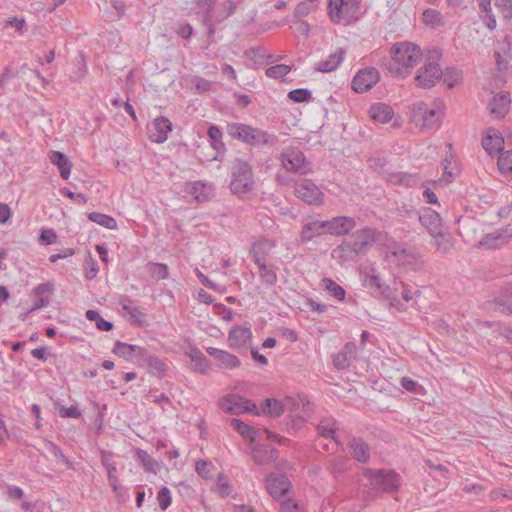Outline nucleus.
<instances>
[{
    "label": "nucleus",
    "mask_w": 512,
    "mask_h": 512,
    "mask_svg": "<svg viewBox=\"0 0 512 512\" xmlns=\"http://www.w3.org/2000/svg\"><path fill=\"white\" fill-rule=\"evenodd\" d=\"M214 4L215 0H197L198 14L202 16L203 24H208L210 21Z\"/></svg>",
    "instance_id": "49"
},
{
    "label": "nucleus",
    "mask_w": 512,
    "mask_h": 512,
    "mask_svg": "<svg viewBox=\"0 0 512 512\" xmlns=\"http://www.w3.org/2000/svg\"><path fill=\"white\" fill-rule=\"evenodd\" d=\"M511 98L507 92H501L493 96L489 103L490 113L497 118H503L509 111Z\"/></svg>",
    "instance_id": "22"
},
{
    "label": "nucleus",
    "mask_w": 512,
    "mask_h": 512,
    "mask_svg": "<svg viewBox=\"0 0 512 512\" xmlns=\"http://www.w3.org/2000/svg\"><path fill=\"white\" fill-rule=\"evenodd\" d=\"M357 346L353 342H348L344 345L342 350L333 356V365L338 370L348 368L352 361L356 359Z\"/></svg>",
    "instance_id": "18"
},
{
    "label": "nucleus",
    "mask_w": 512,
    "mask_h": 512,
    "mask_svg": "<svg viewBox=\"0 0 512 512\" xmlns=\"http://www.w3.org/2000/svg\"><path fill=\"white\" fill-rule=\"evenodd\" d=\"M295 195L309 205H319L323 202V193L310 179H303L295 184Z\"/></svg>",
    "instance_id": "11"
},
{
    "label": "nucleus",
    "mask_w": 512,
    "mask_h": 512,
    "mask_svg": "<svg viewBox=\"0 0 512 512\" xmlns=\"http://www.w3.org/2000/svg\"><path fill=\"white\" fill-rule=\"evenodd\" d=\"M217 490H218V493L222 496V497H225L229 494V481L228 479L223 476V475H219L218 477V480H217Z\"/></svg>",
    "instance_id": "63"
},
{
    "label": "nucleus",
    "mask_w": 512,
    "mask_h": 512,
    "mask_svg": "<svg viewBox=\"0 0 512 512\" xmlns=\"http://www.w3.org/2000/svg\"><path fill=\"white\" fill-rule=\"evenodd\" d=\"M231 423V426L237 431L239 432L244 438L246 439H249L251 441H253L255 439V430L250 427L249 425H247L246 423L238 420V419H231L230 421Z\"/></svg>",
    "instance_id": "47"
},
{
    "label": "nucleus",
    "mask_w": 512,
    "mask_h": 512,
    "mask_svg": "<svg viewBox=\"0 0 512 512\" xmlns=\"http://www.w3.org/2000/svg\"><path fill=\"white\" fill-rule=\"evenodd\" d=\"M275 246V243L269 239H261L255 242L249 252L254 263L265 261L264 258L267 256L271 249Z\"/></svg>",
    "instance_id": "35"
},
{
    "label": "nucleus",
    "mask_w": 512,
    "mask_h": 512,
    "mask_svg": "<svg viewBox=\"0 0 512 512\" xmlns=\"http://www.w3.org/2000/svg\"><path fill=\"white\" fill-rule=\"evenodd\" d=\"M443 72L438 64L429 62L421 68L415 76V82L418 87L431 88L441 78Z\"/></svg>",
    "instance_id": "13"
},
{
    "label": "nucleus",
    "mask_w": 512,
    "mask_h": 512,
    "mask_svg": "<svg viewBox=\"0 0 512 512\" xmlns=\"http://www.w3.org/2000/svg\"><path fill=\"white\" fill-rule=\"evenodd\" d=\"M226 130L231 138L251 146L274 145L277 141L275 135L243 123H230Z\"/></svg>",
    "instance_id": "5"
},
{
    "label": "nucleus",
    "mask_w": 512,
    "mask_h": 512,
    "mask_svg": "<svg viewBox=\"0 0 512 512\" xmlns=\"http://www.w3.org/2000/svg\"><path fill=\"white\" fill-rule=\"evenodd\" d=\"M509 240L506 227L502 230L486 234L479 242L478 247L485 249H496L506 244Z\"/></svg>",
    "instance_id": "28"
},
{
    "label": "nucleus",
    "mask_w": 512,
    "mask_h": 512,
    "mask_svg": "<svg viewBox=\"0 0 512 512\" xmlns=\"http://www.w3.org/2000/svg\"><path fill=\"white\" fill-rule=\"evenodd\" d=\"M351 456L358 462L366 463L370 458L369 445L361 438H352L348 442Z\"/></svg>",
    "instance_id": "23"
},
{
    "label": "nucleus",
    "mask_w": 512,
    "mask_h": 512,
    "mask_svg": "<svg viewBox=\"0 0 512 512\" xmlns=\"http://www.w3.org/2000/svg\"><path fill=\"white\" fill-rule=\"evenodd\" d=\"M346 51L338 48L331 53L326 60L317 63L315 70L323 73H329L336 70L345 58Z\"/></svg>",
    "instance_id": "27"
},
{
    "label": "nucleus",
    "mask_w": 512,
    "mask_h": 512,
    "mask_svg": "<svg viewBox=\"0 0 512 512\" xmlns=\"http://www.w3.org/2000/svg\"><path fill=\"white\" fill-rule=\"evenodd\" d=\"M101 460H102V464L104 465V467L106 468V470L108 472L109 484L112 487L113 491L117 492L118 489L120 488V485L118 482V478L116 476V466L111 461V456L108 453L103 452Z\"/></svg>",
    "instance_id": "38"
},
{
    "label": "nucleus",
    "mask_w": 512,
    "mask_h": 512,
    "mask_svg": "<svg viewBox=\"0 0 512 512\" xmlns=\"http://www.w3.org/2000/svg\"><path fill=\"white\" fill-rule=\"evenodd\" d=\"M112 352L126 360H132L134 356H146V350L137 345L116 341Z\"/></svg>",
    "instance_id": "29"
},
{
    "label": "nucleus",
    "mask_w": 512,
    "mask_h": 512,
    "mask_svg": "<svg viewBox=\"0 0 512 512\" xmlns=\"http://www.w3.org/2000/svg\"><path fill=\"white\" fill-rule=\"evenodd\" d=\"M48 158L52 164L58 167L60 176L67 180L72 169V164L69 158L64 153L59 151H51L48 155Z\"/></svg>",
    "instance_id": "34"
},
{
    "label": "nucleus",
    "mask_w": 512,
    "mask_h": 512,
    "mask_svg": "<svg viewBox=\"0 0 512 512\" xmlns=\"http://www.w3.org/2000/svg\"><path fill=\"white\" fill-rule=\"evenodd\" d=\"M266 487L269 494L273 498H278L285 495L289 491L291 483L289 479L284 475L275 477L270 475L266 478Z\"/></svg>",
    "instance_id": "20"
},
{
    "label": "nucleus",
    "mask_w": 512,
    "mask_h": 512,
    "mask_svg": "<svg viewBox=\"0 0 512 512\" xmlns=\"http://www.w3.org/2000/svg\"><path fill=\"white\" fill-rule=\"evenodd\" d=\"M145 359L149 368L153 371L154 374H161L166 370L164 362L156 356L148 355L141 356Z\"/></svg>",
    "instance_id": "53"
},
{
    "label": "nucleus",
    "mask_w": 512,
    "mask_h": 512,
    "mask_svg": "<svg viewBox=\"0 0 512 512\" xmlns=\"http://www.w3.org/2000/svg\"><path fill=\"white\" fill-rule=\"evenodd\" d=\"M288 97L295 102H305L311 99L312 93L308 89H294L288 93Z\"/></svg>",
    "instance_id": "55"
},
{
    "label": "nucleus",
    "mask_w": 512,
    "mask_h": 512,
    "mask_svg": "<svg viewBox=\"0 0 512 512\" xmlns=\"http://www.w3.org/2000/svg\"><path fill=\"white\" fill-rule=\"evenodd\" d=\"M423 22L431 27H439L444 24L442 14L434 9H426L422 14Z\"/></svg>",
    "instance_id": "46"
},
{
    "label": "nucleus",
    "mask_w": 512,
    "mask_h": 512,
    "mask_svg": "<svg viewBox=\"0 0 512 512\" xmlns=\"http://www.w3.org/2000/svg\"><path fill=\"white\" fill-rule=\"evenodd\" d=\"M135 455L137 461H139L142 464L146 472L156 474L159 471V462L153 459L145 450L136 449Z\"/></svg>",
    "instance_id": "37"
},
{
    "label": "nucleus",
    "mask_w": 512,
    "mask_h": 512,
    "mask_svg": "<svg viewBox=\"0 0 512 512\" xmlns=\"http://www.w3.org/2000/svg\"><path fill=\"white\" fill-rule=\"evenodd\" d=\"M329 16L333 23L350 25L359 19V0H330Z\"/></svg>",
    "instance_id": "6"
},
{
    "label": "nucleus",
    "mask_w": 512,
    "mask_h": 512,
    "mask_svg": "<svg viewBox=\"0 0 512 512\" xmlns=\"http://www.w3.org/2000/svg\"><path fill=\"white\" fill-rule=\"evenodd\" d=\"M188 356L192 362V369L199 374H206L210 369L211 365L209 360L204 354L196 348L190 349Z\"/></svg>",
    "instance_id": "36"
},
{
    "label": "nucleus",
    "mask_w": 512,
    "mask_h": 512,
    "mask_svg": "<svg viewBox=\"0 0 512 512\" xmlns=\"http://www.w3.org/2000/svg\"><path fill=\"white\" fill-rule=\"evenodd\" d=\"M378 81V70L368 67L357 72L352 80V88L357 93H363L371 89Z\"/></svg>",
    "instance_id": "12"
},
{
    "label": "nucleus",
    "mask_w": 512,
    "mask_h": 512,
    "mask_svg": "<svg viewBox=\"0 0 512 512\" xmlns=\"http://www.w3.org/2000/svg\"><path fill=\"white\" fill-rule=\"evenodd\" d=\"M190 83L195 87L198 93L208 92L212 87L211 81L200 76H192L190 79Z\"/></svg>",
    "instance_id": "54"
},
{
    "label": "nucleus",
    "mask_w": 512,
    "mask_h": 512,
    "mask_svg": "<svg viewBox=\"0 0 512 512\" xmlns=\"http://www.w3.org/2000/svg\"><path fill=\"white\" fill-rule=\"evenodd\" d=\"M208 136L211 141L212 147L218 152L225 151V145L222 141V131L218 126L212 125L208 129Z\"/></svg>",
    "instance_id": "44"
},
{
    "label": "nucleus",
    "mask_w": 512,
    "mask_h": 512,
    "mask_svg": "<svg viewBox=\"0 0 512 512\" xmlns=\"http://www.w3.org/2000/svg\"><path fill=\"white\" fill-rule=\"evenodd\" d=\"M211 464L205 460H199L196 462L195 470L199 476L208 478L210 473Z\"/></svg>",
    "instance_id": "62"
},
{
    "label": "nucleus",
    "mask_w": 512,
    "mask_h": 512,
    "mask_svg": "<svg viewBox=\"0 0 512 512\" xmlns=\"http://www.w3.org/2000/svg\"><path fill=\"white\" fill-rule=\"evenodd\" d=\"M220 407L223 411L235 415L245 412H249L256 415L259 414L255 403L235 394L229 395L226 398L221 399Z\"/></svg>",
    "instance_id": "10"
},
{
    "label": "nucleus",
    "mask_w": 512,
    "mask_h": 512,
    "mask_svg": "<svg viewBox=\"0 0 512 512\" xmlns=\"http://www.w3.org/2000/svg\"><path fill=\"white\" fill-rule=\"evenodd\" d=\"M252 457L255 463L264 465L276 460L278 458V451L267 445H256L253 448Z\"/></svg>",
    "instance_id": "33"
},
{
    "label": "nucleus",
    "mask_w": 512,
    "mask_h": 512,
    "mask_svg": "<svg viewBox=\"0 0 512 512\" xmlns=\"http://www.w3.org/2000/svg\"><path fill=\"white\" fill-rule=\"evenodd\" d=\"M252 337L250 328L243 326L233 327L228 335V340L232 348L244 346Z\"/></svg>",
    "instance_id": "32"
},
{
    "label": "nucleus",
    "mask_w": 512,
    "mask_h": 512,
    "mask_svg": "<svg viewBox=\"0 0 512 512\" xmlns=\"http://www.w3.org/2000/svg\"><path fill=\"white\" fill-rule=\"evenodd\" d=\"M206 351L209 355L213 356L223 368L234 369L240 365L239 359L227 351L214 347H208Z\"/></svg>",
    "instance_id": "31"
},
{
    "label": "nucleus",
    "mask_w": 512,
    "mask_h": 512,
    "mask_svg": "<svg viewBox=\"0 0 512 512\" xmlns=\"http://www.w3.org/2000/svg\"><path fill=\"white\" fill-rule=\"evenodd\" d=\"M280 512H301V508L294 500L286 499L280 504Z\"/></svg>",
    "instance_id": "61"
},
{
    "label": "nucleus",
    "mask_w": 512,
    "mask_h": 512,
    "mask_svg": "<svg viewBox=\"0 0 512 512\" xmlns=\"http://www.w3.org/2000/svg\"><path fill=\"white\" fill-rule=\"evenodd\" d=\"M495 6L503 13L505 18L511 17L512 0H495Z\"/></svg>",
    "instance_id": "60"
},
{
    "label": "nucleus",
    "mask_w": 512,
    "mask_h": 512,
    "mask_svg": "<svg viewBox=\"0 0 512 512\" xmlns=\"http://www.w3.org/2000/svg\"><path fill=\"white\" fill-rule=\"evenodd\" d=\"M57 234L53 229H42L39 235V241L44 245L55 243Z\"/></svg>",
    "instance_id": "59"
},
{
    "label": "nucleus",
    "mask_w": 512,
    "mask_h": 512,
    "mask_svg": "<svg viewBox=\"0 0 512 512\" xmlns=\"http://www.w3.org/2000/svg\"><path fill=\"white\" fill-rule=\"evenodd\" d=\"M262 412L269 415L270 417H279L285 411L284 400L279 401L277 399H266L261 407Z\"/></svg>",
    "instance_id": "39"
},
{
    "label": "nucleus",
    "mask_w": 512,
    "mask_h": 512,
    "mask_svg": "<svg viewBox=\"0 0 512 512\" xmlns=\"http://www.w3.org/2000/svg\"><path fill=\"white\" fill-rule=\"evenodd\" d=\"M323 288L335 299L342 301L345 298V290L330 278L322 279Z\"/></svg>",
    "instance_id": "43"
},
{
    "label": "nucleus",
    "mask_w": 512,
    "mask_h": 512,
    "mask_svg": "<svg viewBox=\"0 0 512 512\" xmlns=\"http://www.w3.org/2000/svg\"><path fill=\"white\" fill-rule=\"evenodd\" d=\"M363 276L364 285L368 288H375L379 292H382L384 289V284L382 283L379 276L375 273L374 269H371L369 272H361Z\"/></svg>",
    "instance_id": "45"
},
{
    "label": "nucleus",
    "mask_w": 512,
    "mask_h": 512,
    "mask_svg": "<svg viewBox=\"0 0 512 512\" xmlns=\"http://www.w3.org/2000/svg\"><path fill=\"white\" fill-rule=\"evenodd\" d=\"M431 237L434 240L436 250L441 254H448L454 248L455 238L444 228L432 234Z\"/></svg>",
    "instance_id": "26"
},
{
    "label": "nucleus",
    "mask_w": 512,
    "mask_h": 512,
    "mask_svg": "<svg viewBox=\"0 0 512 512\" xmlns=\"http://www.w3.org/2000/svg\"><path fill=\"white\" fill-rule=\"evenodd\" d=\"M285 410L297 413L302 420L310 417L312 408L309 400L304 395L287 396L284 399Z\"/></svg>",
    "instance_id": "14"
},
{
    "label": "nucleus",
    "mask_w": 512,
    "mask_h": 512,
    "mask_svg": "<svg viewBox=\"0 0 512 512\" xmlns=\"http://www.w3.org/2000/svg\"><path fill=\"white\" fill-rule=\"evenodd\" d=\"M157 500L159 503V507L162 510H166L172 502L171 492L167 487H162L158 492Z\"/></svg>",
    "instance_id": "56"
},
{
    "label": "nucleus",
    "mask_w": 512,
    "mask_h": 512,
    "mask_svg": "<svg viewBox=\"0 0 512 512\" xmlns=\"http://www.w3.org/2000/svg\"><path fill=\"white\" fill-rule=\"evenodd\" d=\"M498 168L503 174L512 172V150L502 152L499 155Z\"/></svg>",
    "instance_id": "52"
},
{
    "label": "nucleus",
    "mask_w": 512,
    "mask_h": 512,
    "mask_svg": "<svg viewBox=\"0 0 512 512\" xmlns=\"http://www.w3.org/2000/svg\"><path fill=\"white\" fill-rule=\"evenodd\" d=\"M253 186L254 179L250 165L241 159H236L232 167L231 191L241 196L250 192Z\"/></svg>",
    "instance_id": "8"
},
{
    "label": "nucleus",
    "mask_w": 512,
    "mask_h": 512,
    "mask_svg": "<svg viewBox=\"0 0 512 512\" xmlns=\"http://www.w3.org/2000/svg\"><path fill=\"white\" fill-rule=\"evenodd\" d=\"M421 48L412 42L395 43L390 48V60L387 69L393 76H408L422 60Z\"/></svg>",
    "instance_id": "1"
},
{
    "label": "nucleus",
    "mask_w": 512,
    "mask_h": 512,
    "mask_svg": "<svg viewBox=\"0 0 512 512\" xmlns=\"http://www.w3.org/2000/svg\"><path fill=\"white\" fill-rule=\"evenodd\" d=\"M327 234L344 235L350 232L355 226L354 218L347 216L334 217L326 221Z\"/></svg>",
    "instance_id": "16"
},
{
    "label": "nucleus",
    "mask_w": 512,
    "mask_h": 512,
    "mask_svg": "<svg viewBox=\"0 0 512 512\" xmlns=\"http://www.w3.org/2000/svg\"><path fill=\"white\" fill-rule=\"evenodd\" d=\"M259 270V276L263 283L274 286L277 283V274L271 266H267L265 261L255 263Z\"/></svg>",
    "instance_id": "40"
},
{
    "label": "nucleus",
    "mask_w": 512,
    "mask_h": 512,
    "mask_svg": "<svg viewBox=\"0 0 512 512\" xmlns=\"http://www.w3.org/2000/svg\"><path fill=\"white\" fill-rule=\"evenodd\" d=\"M369 116L376 123L386 124L393 119L394 110L388 104L375 103L369 108Z\"/></svg>",
    "instance_id": "24"
},
{
    "label": "nucleus",
    "mask_w": 512,
    "mask_h": 512,
    "mask_svg": "<svg viewBox=\"0 0 512 512\" xmlns=\"http://www.w3.org/2000/svg\"><path fill=\"white\" fill-rule=\"evenodd\" d=\"M420 223L427 229L430 235L444 228L442 218L431 208H424L418 215Z\"/></svg>",
    "instance_id": "17"
},
{
    "label": "nucleus",
    "mask_w": 512,
    "mask_h": 512,
    "mask_svg": "<svg viewBox=\"0 0 512 512\" xmlns=\"http://www.w3.org/2000/svg\"><path fill=\"white\" fill-rule=\"evenodd\" d=\"M444 114L445 110L442 105L429 107L422 101L413 103L408 110L410 122L421 130L439 128Z\"/></svg>",
    "instance_id": "4"
},
{
    "label": "nucleus",
    "mask_w": 512,
    "mask_h": 512,
    "mask_svg": "<svg viewBox=\"0 0 512 512\" xmlns=\"http://www.w3.org/2000/svg\"><path fill=\"white\" fill-rule=\"evenodd\" d=\"M88 219L110 230H115L118 227L117 221L113 217L106 214L91 212L88 214Z\"/></svg>",
    "instance_id": "41"
},
{
    "label": "nucleus",
    "mask_w": 512,
    "mask_h": 512,
    "mask_svg": "<svg viewBox=\"0 0 512 512\" xmlns=\"http://www.w3.org/2000/svg\"><path fill=\"white\" fill-rule=\"evenodd\" d=\"M363 475L371 486V489L363 494L364 507L376 498L374 490L392 493L399 488V476L392 470L365 468Z\"/></svg>",
    "instance_id": "3"
},
{
    "label": "nucleus",
    "mask_w": 512,
    "mask_h": 512,
    "mask_svg": "<svg viewBox=\"0 0 512 512\" xmlns=\"http://www.w3.org/2000/svg\"><path fill=\"white\" fill-rule=\"evenodd\" d=\"M213 310H214L215 314L219 315L223 320H225L227 322H230L233 320L234 313L230 308H228L222 304H215L213 306Z\"/></svg>",
    "instance_id": "57"
},
{
    "label": "nucleus",
    "mask_w": 512,
    "mask_h": 512,
    "mask_svg": "<svg viewBox=\"0 0 512 512\" xmlns=\"http://www.w3.org/2000/svg\"><path fill=\"white\" fill-rule=\"evenodd\" d=\"M291 70V66L285 64H277L267 68L265 75L269 78L280 79L286 76Z\"/></svg>",
    "instance_id": "51"
},
{
    "label": "nucleus",
    "mask_w": 512,
    "mask_h": 512,
    "mask_svg": "<svg viewBox=\"0 0 512 512\" xmlns=\"http://www.w3.org/2000/svg\"><path fill=\"white\" fill-rule=\"evenodd\" d=\"M172 131V123L166 117L156 118L148 128L149 137L155 143H164Z\"/></svg>",
    "instance_id": "15"
},
{
    "label": "nucleus",
    "mask_w": 512,
    "mask_h": 512,
    "mask_svg": "<svg viewBox=\"0 0 512 512\" xmlns=\"http://www.w3.org/2000/svg\"><path fill=\"white\" fill-rule=\"evenodd\" d=\"M148 272L157 280L166 279L169 276L168 267L163 263H149Z\"/></svg>",
    "instance_id": "50"
},
{
    "label": "nucleus",
    "mask_w": 512,
    "mask_h": 512,
    "mask_svg": "<svg viewBox=\"0 0 512 512\" xmlns=\"http://www.w3.org/2000/svg\"><path fill=\"white\" fill-rule=\"evenodd\" d=\"M86 318L96 323V327L101 331H110L113 328V323L104 320L96 310H88Z\"/></svg>",
    "instance_id": "48"
},
{
    "label": "nucleus",
    "mask_w": 512,
    "mask_h": 512,
    "mask_svg": "<svg viewBox=\"0 0 512 512\" xmlns=\"http://www.w3.org/2000/svg\"><path fill=\"white\" fill-rule=\"evenodd\" d=\"M336 431V421L331 417H324L318 424V433L324 438L334 439Z\"/></svg>",
    "instance_id": "42"
},
{
    "label": "nucleus",
    "mask_w": 512,
    "mask_h": 512,
    "mask_svg": "<svg viewBox=\"0 0 512 512\" xmlns=\"http://www.w3.org/2000/svg\"><path fill=\"white\" fill-rule=\"evenodd\" d=\"M188 192L197 202L208 201L214 193L213 185L207 182L196 181L188 185Z\"/></svg>",
    "instance_id": "30"
},
{
    "label": "nucleus",
    "mask_w": 512,
    "mask_h": 512,
    "mask_svg": "<svg viewBox=\"0 0 512 512\" xmlns=\"http://www.w3.org/2000/svg\"><path fill=\"white\" fill-rule=\"evenodd\" d=\"M450 165L451 161L446 158L443 164V177L439 179L440 182L450 183L455 178L456 169L450 168Z\"/></svg>",
    "instance_id": "58"
},
{
    "label": "nucleus",
    "mask_w": 512,
    "mask_h": 512,
    "mask_svg": "<svg viewBox=\"0 0 512 512\" xmlns=\"http://www.w3.org/2000/svg\"><path fill=\"white\" fill-rule=\"evenodd\" d=\"M386 256L389 261L402 267H412L419 260L418 252L413 249H406L403 245L396 242L387 246Z\"/></svg>",
    "instance_id": "9"
},
{
    "label": "nucleus",
    "mask_w": 512,
    "mask_h": 512,
    "mask_svg": "<svg viewBox=\"0 0 512 512\" xmlns=\"http://www.w3.org/2000/svg\"><path fill=\"white\" fill-rule=\"evenodd\" d=\"M122 311L125 316L129 317V321L135 325L142 326L145 323L146 315L137 306H135L131 299L122 297L119 301Z\"/></svg>",
    "instance_id": "21"
},
{
    "label": "nucleus",
    "mask_w": 512,
    "mask_h": 512,
    "mask_svg": "<svg viewBox=\"0 0 512 512\" xmlns=\"http://www.w3.org/2000/svg\"><path fill=\"white\" fill-rule=\"evenodd\" d=\"M326 221L313 220L305 223L300 236L303 242H308L315 237L327 234Z\"/></svg>",
    "instance_id": "25"
},
{
    "label": "nucleus",
    "mask_w": 512,
    "mask_h": 512,
    "mask_svg": "<svg viewBox=\"0 0 512 512\" xmlns=\"http://www.w3.org/2000/svg\"><path fill=\"white\" fill-rule=\"evenodd\" d=\"M490 498L491 500H496L499 498H506L509 500H512V490H505L502 488L494 489L490 492Z\"/></svg>",
    "instance_id": "64"
},
{
    "label": "nucleus",
    "mask_w": 512,
    "mask_h": 512,
    "mask_svg": "<svg viewBox=\"0 0 512 512\" xmlns=\"http://www.w3.org/2000/svg\"><path fill=\"white\" fill-rule=\"evenodd\" d=\"M281 167L285 172L297 175H307L312 171L311 163L304 153L296 147H287L279 155Z\"/></svg>",
    "instance_id": "7"
},
{
    "label": "nucleus",
    "mask_w": 512,
    "mask_h": 512,
    "mask_svg": "<svg viewBox=\"0 0 512 512\" xmlns=\"http://www.w3.org/2000/svg\"><path fill=\"white\" fill-rule=\"evenodd\" d=\"M504 138L495 128H489L485 137L482 139V147L491 156L500 153L503 150Z\"/></svg>",
    "instance_id": "19"
},
{
    "label": "nucleus",
    "mask_w": 512,
    "mask_h": 512,
    "mask_svg": "<svg viewBox=\"0 0 512 512\" xmlns=\"http://www.w3.org/2000/svg\"><path fill=\"white\" fill-rule=\"evenodd\" d=\"M379 236L380 232L374 228L365 227L357 230L333 250L332 256L343 262L353 261L358 256L366 254Z\"/></svg>",
    "instance_id": "2"
}]
</instances>
